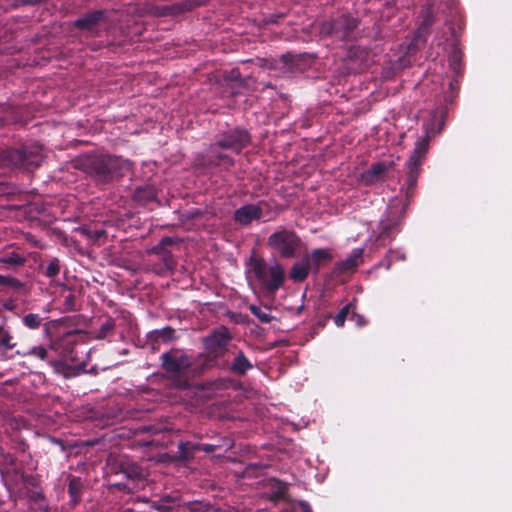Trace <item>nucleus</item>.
I'll use <instances>...</instances> for the list:
<instances>
[{
    "mask_svg": "<svg viewBox=\"0 0 512 512\" xmlns=\"http://www.w3.org/2000/svg\"><path fill=\"white\" fill-rule=\"evenodd\" d=\"M353 318L356 321L358 326H363L366 324V320L360 315H355V316H353Z\"/></svg>",
    "mask_w": 512,
    "mask_h": 512,
    "instance_id": "32",
    "label": "nucleus"
},
{
    "mask_svg": "<svg viewBox=\"0 0 512 512\" xmlns=\"http://www.w3.org/2000/svg\"><path fill=\"white\" fill-rule=\"evenodd\" d=\"M396 224V222H393V224H391L390 226L383 225V233L389 234V231L392 229V227L396 226Z\"/></svg>",
    "mask_w": 512,
    "mask_h": 512,
    "instance_id": "33",
    "label": "nucleus"
},
{
    "mask_svg": "<svg viewBox=\"0 0 512 512\" xmlns=\"http://www.w3.org/2000/svg\"><path fill=\"white\" fill-rule=\"evenodd\" d=\"M60 272V263H59V260L54 258L52 259L47 267H46V270H45V275L48 277V278H55L56 276H58Z\"/></svg>",
    "mask_w": 512,
    "mask_h": 512,
    "instance_id": "25",
    "label": "nucleus"
},
{
    "mask_svg": "<svg viewBox=\"0 0 512 512\" xmlns=\"http://www.w3.org/2000/svg\"><path fill=\"white\" fill-rule=\"evenodd\" d=\"M302 506H303V512H311V510H310L308 505L303 504Z\"/></svg>",
    "mask_w": 512,
    "mask_h": 512,
    "instance_id": "35",
    "label": "nucleus"
},
{
    "mask_svg": "<svg viewBox=\"0 0 512 512\" xmlns=\"http://www.w3.org/2000/svg\"><path fill=\"white\" fill-rule=\"evenodd\" d=\"M189 448H190V446L188 443H180L179 444V453H180L181 458L186 459V460L189 459V457H190V453L188 451Z\"/></svg>",
    "mask_w": 512,
    "mask_h": 512,
    "instance_id": "29",
    "label": "nucleus"
},
{
    "mask_svg": "<svg viewBox=\"0 0 512 512\" xmlns=\"http://www.w3.org/2000/svg\"><path fill=\"white\" fill-rule=\"evenodd\" d=\"M390 167H391V163H387V162L377 163L362 174V180L366 184H372L375 181H377Z\"/></svg>",
    "mask_w": 512,
    "mask_h": 512,
    "instance_id": "12",
    "label": "nucleus"
},
{
    "mask_svg": "<svg viewBox=\"0 0 512 512\" xmlns=\"http://www.w3.org/2000/svg\"><path fill=\"white\" fill-rule=\"evenodd\" d=\"M357 27L356 19L349 16H341L332 24H324L323 33H333L341 38L347 37Z\"/></svg>",
    "mask_w": 512,
    "mask_h": 512,
    "instance_id": "4",
    "label": "nucleus"
},
{
    "mask_svg": "<svg viewBox=\"0 0 512 512\" xmlns=\"http://www.w3.org/2000/svg\"><path fill=\"white\" fill-rule=\"evenodd\" d=\"M16 346L14 337L9 330L0 325V352L12 350Z\"/></svg>",
    "mask_w": 512,
    "mask_h": 512,
    "instance_id": "15",
    "label": "nucleus"
},
{
    "mask_svg": "<svg viewBox=\"0 0 512 512\" xmlns=\"http://www.w3.org/2000/svg\"><path fill=\"white\" fill-rule=\"evenodd\" d=\"M251 368L252 365L245 355L242 352H238L232 364L233 371L239 374H244Z\"/></svg>",
    "mask_w": 512,
    "mask_h": 512,
    "instance_id": "17",
    "label": "nucleus"
},
{
    "mask_svg": "<svg viewBox=\"0 0 512 512\" xmlns=\"http://www.w3.org/2000/svg\"><path fill=\"white\" fill-rule=\"evenodd\" d=\"M0 285L7 286L15 291H20L24 289V284L17 278H14L12 276L0 275Z\"/></svg>",
    "mask_w": 512,
    "mask_h": 512,
    "instance_id": "20",
    "label": "nucleus"
},
{
    "mask_svg": "<svg viewBox=\"0 0 512 512\" xmlns=\"http://www.w3.org/2000/svg\"><path fill=\"white\" fill-rule=\"evenodd\" d=\"M81 486V481L77 478H73L69 482L68 491L74 504L79 501Z\"/></svg>",
    "mask_w": 512,
    "mask_h": 512,
    "instance_id": "22",
    "label": "nucleus"
},
{
    "mask_svg": "<svg viewBox=\"0 0 512 512\" xmlns=\"http://www.w3.org/2000/svg\"><path fill=\"white\" fill-rule=\"evenodd\" d=\"M330 259V254L326 249H315L309 256L306 257V260L309 261V264L314 270H317L320 263Z\"/></svg>",
    "mask_w": 512,
    "mask_h": 512,
    "instance_id": "13",
    "label": "nucleus"
},
{
    "mask_svg": "<svg viewBox=\"0 0 512 512\" xmlns=\"http://www.w3.org/2000/svg\"><path fill=\"white\" fill-rule=\"evenodd\" d=\"M172 242L173 240L171 238H164L157 246L151 250V252L157 255L158 258L163 262L161 266L154 268L155 272L158 274H163L166 271L172 270L174 268V259L171 252L166 248L168 245H171Z\"/></svg>",
    "mask_w": 512,
    "mask_h": 512,
    "instance_id": "5",
    "label": "nucleus"
},
{
    "mask_svg": "<svg viewBox=\"0 0 512 512\" xmlns=\"http://www.w3.org/2000/svg\"><path fill=\"white\" fill-rule=\"evenodd\" d=\"M284 280V270L279 264H274L269 268V274L267 276V282H265L266 288L270 292L276 291Z\"/></svg>",
    "mask_w": 512,
    "mask_h": 512,
    "instance_id": "10",
    "label": "nucleus"
},
{
    "mask_svg": "<svg viewBox=\"0 0 512 512\" xmlns=\"http://www.w3.org/2000/svg\"><path fill=\"white\" fill-rule=\"evenodd\" d=\"M205 1L206 0H185L180 4L174 5L172 9L175 13H182L185 11H190L197 6L204 4Z\"/></svg>",
    "mask_w": 512,
    "mask_h": 512,
    "instance_id": "19",
    "label": "nucleus"
},
{
    "mask_svg": "<svg viewBox=\"0 0 512 512\" xmlns=\"http://www.w3.org/2000/svg\"><path fill=\"white\" fill-rule=\"evenodd\" d=\"M311 269L313 268L309 264V261L305 259L303 263H297L292 267L291 278L294 281H303Z\"/></svg>",
    "mask_w": 512,
    "mask_h": 512,
    "instance_id": "14",
    "label": "nucleus"
},
{
    "mask_svg": "<svg viewBox=\"0 0 512 512\" xmlns=\"http://www.w3.org/2000/svg\"><path fill=\"white\" fill-rule=\"evenodd\" d=\"M74 301L75 297L73 294H69L65 298V307L67 310H73L74 309Z\"/></svg>",
    "mask_w": 512,
    "mask_h": 512,
    "instance_id": "31",
    "label": "nucleus"
},
{
    "mask_svg": "<svg viewBox=\"0 0 512 512\" xmlns=\"http://www.w3.org/2000/svg\"><path fill=\"white\" fill-rule=\"evenodd\" d=\"M13 159L20 162L25 168L30 169L40 166L43 155L40 153L39 148L23 149L22 151H16Z\"/></svg>",
    "mask_w": 512,
    "mask_h": 512,
    "instance_id": "9",
    "label": "nucleus"
},
{
    "mask_svg": "<svg viewBox=\"0 0 512 512\" xmlns=\"http://www.w3.org/2000/svg\"><path fill=\"white\" fill-rule=\"evenodd\" d=\"M249 140L250 137L246 131L236 130L227 134L223 140L218 143V146L239 153L249 143Z\"/></svg>",
    "mask_w": 512,
    "mask_h": 512,
    "instance_id": "7",
    "label": "nucleus"
},
{
    "mask_svg": "<svg viewBox=\"0 0 512 512\" xmlns=\"http://www.w3.org/2000/svg\"><path fill=\"white\" fill-rule=\"evenodd\" d=\"M230 340V334L226 328H220L206 339V345L217 351L223 349Z\"/></svg>",
    "mask_w": 512,
    "mask_h": 512,
    "instance_id": "11",
    "label": "nucleus"
},
{
    "mask_svg": "<svg viewBox=\"0 0 512 512\" xmlns=\"http://www.w3.org/2000/svg\"><path fill=\"white\" fill-rule=\"evenodd\" d=\"M17 354H20L22 356H27V355H30V356H34V357H37L41 360H46L47 359V356H48V351L45 347L43 346H36V347H33L32 349H30L28 352L26 353H20L19 351L17 352Z\"/></svg>",
    "mask_w": 512,
    "mask_h": 512,
    "instance_id": "23",
    "label": "nucleus"
},
{
    "mask_svg": "<svg viewBox=\"0 0 512 512\" xmlns=\"http://www.w3.org/2000/svg\"><path fill=\"white\" fill-rule=\"evenodd\" d=\"M113 329V324L111 322H106L102 325L99 337L103 338L106 336V334Z\"/></svg>",
    "mask_w": 512,
    "mask_h": 512,
    "instance_id": "30",
    "label": "nucleus"
},
{
    "mask_svg": "<svg viewBox=\"0 0 512 512\" xmlns=\"http://www.w3.org/2000/svg\"><path fill=\"white\" fill-rule=\"evenodd\" d=\"M250 311L254 314L261 322L268 323L271 321L272 316L261 310V308L251 305Z\"/></svg>",
    "mask_w": 512,
    "mask_h": 512,
    "instance_id": "27",
    "label": "nucleus"
},
{
    "mask_svg": "<svg viewBox=\"0 0 512 512\" xmlns=\"http://www.w3.org/2000/svg\"><path fill=\"white\" fill-rule=\"evenodd\" d=\"M24 262H25L24 258L15 253L0 258V263L7 264V265L18 266V265H22Z\"/></svg>",
    "mask_w": 512,
    "mask_h": 512,
    "instance_id": "26",
    "label": "nucleus"
},
{
    "mask_svg": "<svg viewBox=\"0 0 512 512\" xmlns=\"http://www.w3.org/2000/svg\"><path fill=\"white\" fill-rule=\"evenodd\" d=\"M157 509L160 510L161 512H169L171 510V508L166 505H159Z\"/></svg>",
    "mask_w": 512,
    "mask_h": 512,
    "instance_id": "34",
    "label": "nucleus"
},
{
    "mask_svg": "<svg viewBox=\"0 0 512 512\" xmlns=\"http://www.w3.org/2000/svg\"><path fill=\"white\" fill-rule=\"evenodd\" d=\"M348 312H349V306L348 305L343 307L338 312V314L334 317V323L336 324V326L342 327L344 325L345 320H346L347 315H348Z\"/></svg>",
    "mask_w": 512,
    "mask_h": 512,
    "instance_id": "28",
    "label": "nucleus"
},
{
    "mask_svg": "<svg viewBox=\"0 0 512 512\" xmlns=\"http://www.w3.org/2000/svg\"><path fill=\"white\" fill-rule=\"evenodd\" d=\"M363 254V249H355L350 256L341 263V269L349 270L358 266Z\"/></svg>",
    "mask_w": 512,
    "mask_h": 512,
    "instance_id": "18",
    "label": "nucleus"
},
{
    "mask_svg": "<svg viewBox=\"0 0 512 512\" xmlns=\"http://www.w3.org/2000/svg\"><path fill=\"white\" fill-rule=\"evenodd\" d=\"M162 365L171 377L181 376L190 367L191 363L186 355L165 353L162 355Z\"/></svg>",
    "mask_w": 512,
    "mask_h": 512,
    "instance_id": "3",
    "label": "nucleus"
},
{
    "mask_svg": "<svg viewBox=\"0 0 512 512\" xmlns=\"http://www.w3.org/2000/svg\"><path fill=\"white\" fill-rule=\"evenodd\" d=\"M96 173L103 179L118 176L117 168L123 167L129 169V163L113 156H102L92 162Z\"/></svg>",
    "mask_w": 512,
    "mask_h": 512,
    "instance_id": "2",
    "label": "nucleus"
},
{
    "mask_svg": "<svg viewBox=\"0 0 512 512\" xmlns=\"http://www.w3.org/2000/svg\"><path fill=\"white\" fill-rule=\"evenodd\" d=\"M428 143H429L428 136H426L422 139H419L415 144L413 154L409 158L407 165L410 170V172H409L410 173V175H409L410 186H412L416 181L415 170L420 165L421 160L424 158L425 154L428 151Z\"/></svg>",
    "mask_w": 512,
    "mask_h": 512,
    "instance_id": "6",
    "label": "nucleus"
},
{
    "mask_svg": "<svg viewBox=\"0 0 512 512\" xmlns=\"http://www.w3.org/2000/svg\"><path fill=\"white\" fill-rule=\"evenodd\" d=\"M23 324L29 329H37L42 324V318L39 314L29 313L22 318Z\"/></svg>",
    "mask_w": 512,
    "mask_h": 512,
    "instance_id": "21",
    "label": "nucleus"
},
{
    "mask_svg": "<svg viewBox=\"0 0 512 512\" xmlns=\"http://www.w3.org/2000/svg\"><path fill=\"white\" fill-rule=\"evenodd\" d=\"M262 208L255 204H248L235 211L234 219L241 225H249L252 221L262 217Z\"/></svg>",
    "mask_w": 512,
    "mask_h": 512,
    "instance_id": "8",
    "label": "nucleus"
},
{
    "mask_svg": "<svg viewBox=\"0 0 512 512\" xmlns=\"http://www.w3.org/2000/svg\"><path fill=\"white\" fill-rule=\"evenodd\" d=\"M253 272L255 276L263 283L267 282V276L269 274V269L266 268V266L261 263L257 262L254 264Z\"/></svg>",
    "mask_w": 512,
    "mask_h": 512,
    "instance_id": "24",
    "label": "nucleus"
},
{
    "mask_svg": "<svg viewBox=\"0 0 512 512\" xmlns=\"http://www.w3.org/2000/svg\"><path fill=\"white\" fill-rule=\"evenodd\" d=\"M102 12H94L76 21V26L81 29L91 30L101 19Z\"/></svg>",
    "mask_w": 512,
    "mask_h": 512,
    "instance_id": "16",
    "label": "nucleus"
},
{
    "mask_svg": "<svg viewBox=\"0 0 512 512\" xmlns=\"http://www.w3.org/2000/svg\"><path fill=\"white\" fill-rule=\"evenodd\" d=\"M299 243L300 240L296 234L287 230L277 231L268 239V244L283 257L292 256L297 250Z\"/></svg>",
    "mask_w": 512,
    "mask_h": 512,
    "instance_id": "1",
    "label": "nucleus"
}]
</instances>
